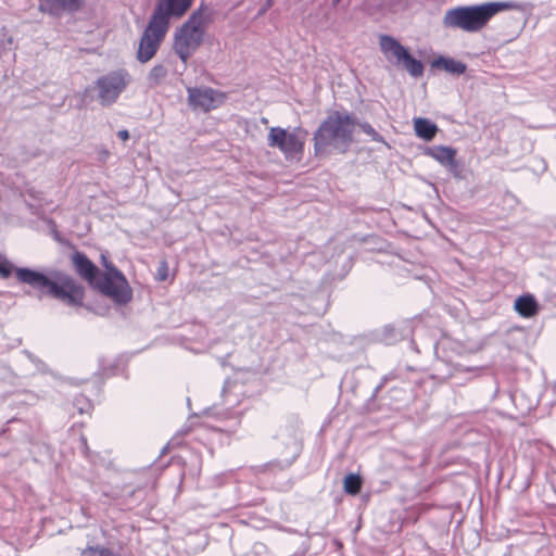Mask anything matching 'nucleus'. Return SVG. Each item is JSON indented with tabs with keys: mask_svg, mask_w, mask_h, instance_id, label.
<instances>
[{
	"mask_svg": "<svg viewBox=\"0 0 556 556\" xmlns=\"http://www.w3.org/2000/svg\"><path fill=\"white\" fill-rule=\"evenodd\" d=\"M193 0H157L154 11L140 37L136 52L138 62L144 64L157 53L170 26V18H180L191 8Z\"/></svg>",
	"mask_w": 556,
	"mask_h": 556,
	"instance_id": "1",
	"label": "nucleus"
},
{
	"mask_svg": "<svg viewBox=\"0 0 556 556\" xmlns=\"http://www.w3.org/2000/svg\"><path fill=\"white\" fill-rule=\"evenodd\" d=\"M14 274L20 283L27 285L45 295L60 300L67 305H83L84 288L62 270L51 269L45 274L28 267H16Z\"/></svg>",
	"mask_w": 556,
	"mask_h": 556,
	"instance_id": "2",
	"label": "nucleus"
},
{
	"mask_svg": "<svg viewBox=\"0 0 556 556\" xmlns=\"http://www.w3.org/2000/svg\"><path fill=\"white\" fill-rule=\"evenodd\" d=\"M356 125L355 117L349 112H331L314 132L315 154L325 153L330 147L341 153L346 152L353 142Z\"/></svg>",
	"mask_w": 556,
	"mask_h": 556,
	"instance_id": "3",
	"label": "nucleus"
},
{
	"mask_svg": "<svg viewBox=\"0 0 556 556\" xmlns=\"http://www.w3.org/2000/svg\"><path fill=\"white\" fill-rule=\"evenodd\" d=\"M212 22V8L201 2L188 20L175 30L173 50L185 65L203 43L206 28Z\"/></svg>",
	"mask_w": 556,
	"mask_h": 556,
	"instance_id": "4",
	"label": "nucleus"
},
{
	"mask_svg": "<svg viewBox=\"0 0 556 556\" xmlns=\"http://www.w3.org/2000/svg\"><path fill=\"white\" fill-rule=\"evenodd\" d=\"M513 2H489L480 5L457 7L445 12L443 25L475 33L483 28L493 15L503 10L514 9Z\"/></svg>",
	"mask_w": 556,
	"mask_h": 556,
	"instance_id": "5",
	"label": "nucleus"
},
{
	"mask_svg": "<svg viewBox=\"0 0 556 556\" xmlns=\"http://www.w3.org/2000/svg\"><path fill=\"white\" fill-rule=\"evenodd\" d=\"M105 271L101 274L96 282L97 288L102 294L109 296L114 303L125 305L132 299V290L124 274L110 263L102 254Z\"/></svg>",
	"mask_w": 556,
	"mask_h": 556,
	"instance_id": "6",
	"label": "nucleus"
},
{
	"mask_svg": "<svg viewBox=\"0 0 556 556\" xmlns=\"http://www.w3.org/2000/svg\"><path fill=\"white\" fill-rule=\"evenodd\" d=\"M130 75L125 68L111 71L97 78L94 89L102 106L112 105L130 84Z\"/></svg>",
	"mask_w": 556,
	"mask_h": 556,
	"instance_id": "7",
	"label": "nucleus"
},
{
	"mask_svg": "<svg viewBox=\"0 0 556 556\" xmlns=\"http://www.w3.org/2000/svg\"><path fill=\"white\" fill-rule=\"evenodd\" d=\"M275 440L283 447L280 451L283 457L269 462L265 466L268 470H285L293 464L301 453V441L298 430L293 425L281 426L275 435Z\"/></svg>",
	"mask_w": 556,
	"mask_h": 556,
	"instance_id": "8",
	"label": "nucleus"
},
{
	"mask_svg": "<svg viewBox=\"0 0 556 556\" xmlns=\"http://www.w3.org/2000/svg\"><path fill=\"white\" fill-rule=\"evenodd\" d=\"M187 100L193 111L208 113L223 105L227 99L225 92L207 86L188 87Z\"/></svg>",
	"mask_w": 556,
	"mask_h": 556,
	"instance_id": "9",
	"label": "nucleus"
},
{
	"mask_svg": "<svg viewBox=\"0 0 556 556\" xmlns=\"http://www.w3.org/2000/svg\"><path fill=\"white\" fill-rule=\"evenodd\" d=\"M425 154L435 160L441 166L457 179L463 178V168L460 162L456 159L457 150L447 146H432L425 150Z\"/></svg>",
	"mask_w": 556,
	"mask_h": 556,
	"instance_id": "10",
	"label": "nucleus"
},
{
	"mask_svg": "<svg viewBox=\"0 0 556 556\" xmlns=\"http://www.w3.org/2000/svg\"><path fill=\"white\" fill-rule=\"evenodd\" d=\"M72 263L77 275L94 288L96 282L101 276L99 268L86 256V254L78 251L73 253Z\"/></svg>",
	"mask_w": 556,
	"mask_h": 556,
	"instance_id": "11",
	"label": "nucleus"
},
{
	"mask_svg": "<svg viewBox=\"0 0 556 556\" xmlns=\"http://www.w3.org/2000/svg\"><path fill=\"white\" fill-rule=\"evenodd\" d=\"M84 5V0H41L39 11L51 16H60L63 13L78 12Z\"/></svg>",
	"mask_w": 556,
	"mask_h": 556,
	"instance_id": "12",
	"label": "nucleus"
},
{
	"mask_svg": "<svg viewBox=\"0 0 556 556\" xmlns=\"http://www.w3.org/2000/svg\"><path fill=\"white\" fill-rule=\"evenodd\" d=\"M379 46L386 58L396 65H400L401 61L408 53V50L403 45H401L400 41L389 35L380 36Z\"/></svg>",
	"mask_w": 556,
	"mask_h": 556,
	"instance_id": "13",
	"label": "nucleus"
},
{
	"mask_svg": "<svg viewBox=\"0 0 556 556\" xmlns=\"http://www.w3.org/2000/svg\"><path fill=\"white\" fill-rule=\"evenodd\" d=\"M432 66L437 68H442L445 72L454 75H462L466 72L467 65L460 61H457L453 58L439 56L432 62Z\"/></svg>",
	"mask_w": 556,
	"mask_h": 556,
	"instance_id": "14",
	"label": "nucleus"
},
{
	"mask_svg": "<svg viewBox=\"0 0 556 556\" xmlns=\"http://www.w3.org/2000/svg\"><path fill=\"white\" fill-rule=\"evenodd\" d=\"M414 129L416 136L426 141L432 140L439 130L434 123L424 117H417L414 119Z\"/></svg>",
	"mask_w": 556,
	"mask_h": 556,
	"instance_id": "15",
	"label": "nucleus"
},
{
	"mask_svg": "<svg viewBox=\"0 0 556 556\" xmlns=\"http://www.w3.org/2000/svg\"><path fill=\"white\" fill-rule=\"evenodd\" d=\"M538 303L533 295H521L515 301V309L523 317H532L538 312Z\"/></svg>",
	"mask_w": 556,
	"mask_h": 556,
	"instance_id": "16",
	"label": "nucleus"
},
{
	"mask_svg": "<svg viewBox=\"0 0 556 556\" xmlns=\"http://www.w3.org/2000/svg\"><path fill=\"white\" fill-rule=\"evenodd\" d=\"M302 150L303 141L295 132H290L280 151L285 154L286 159H290L301 153Z\"/></svg>",
	"mask_w": 556,
	"mask_h": 556,
	"instance_id": "17",
	"label": "nucleus"
},
{
	"mask_svg": "<svg viewBox=\"0 0 556 556\" xmlns=\"http://www.w3.org/2000/svg\"><path fill=\"white\" fill-rule=\"evenodd\" d=\"M168 71L164 64H155L148 73L147 81L149 87L154 88L161 85L167 77Z\"/></svg>",
	"mask_w": 556,
	"mask_h": 556,
	"instance_id": "18",
	"label": "nucleus"
},
{
	"mask_svg": "<svg viewBox=\"0 0 556 556\" xmlns=\"http://www.w3.org/2000/svg\"><path fill=\"white\" fill-rule=\"evenodd\" d=\"M289 135L290 132L281 127H271L267 137L268 147L281 150Z\"/></svg>",
	"mask_w": 556,
	"mask_h": 556,
	"instance_id": "19",
	"label": "nucleus"
},
{
	"mask_svg": "<svg viewBox=\"0 0 556 556\" xmlns=\"http://www.w3.org/2000/svg\"><path fill=\"white\" fill-rule=\"evenodd\" d=\"M401 64L403 67L408 72V74L412 77L418 78L424 75V64L420 60L415 59L409 54V52L406 54V56L401 61Z\"/></svg>",
	"mask_w": 556,
	"mask_h": 556,
	"instance_id": "20",
	"label": "nucleus"
},
{
	"mask_svg": "<svg viewBox=\"0 0 556 556\" xmlns=\"http://www.w3.org/2000/svg\"><path fill=\"white\" fill-rule=\"evenodd\" d=\"M344 491L348 494L356 495L362 489V479L358 475L349 473L344 478Z\"/></svg>",
	"mask_w": 556,
	"mask_h": 556,
	"instance_id": "21",
	"label": "nucleus"
},
{
	"mask_svg": "<svg viewBox=\"0 0 556 556\" xmlns=\"http://www.w3.org/2000/svg\"><path fill=\"white\" fill-rule=\"evenodd\" d=\"M80 556H121L102 545H88L80 552Z\"/></svg>",
	"mask_w": 556,
	"mask_h": 556,
	"instance_id": "22",
	"label": "nucleus"
},
{
	"mask_svg": "<svg viewBox=\"0 0 556 556\" xmlns=\"http://www.w3.org/2000/svg\"><path fill=\"white\" fill-rule=\"evenodd\" d=\"M358 126L372 141L388 146L384 138L369 123H359Z\"/></svg>",
	"mask_w": 556,
	"mask_h": 556,
	"instance_id": "23",
	"label": "nucleus"
},
{
	"mask_svg": "<svg viewBox=\"0 0 556 556\" xmlns=\"http://www.w3.org/2000/svg\"><path fill=\"white\" fill-rule=\"evenodd\" d=\"M14 269L15 268L13 267V264L8 258L0 255V276L2 278H8L11 276Z\"/></svg>",
	"mask_w": 556,
	"mask_h": 556,
	"instance_id": "24",
	"label": "nucleus"
},
{
	"mask_svg": "<svg viewBox=\"0 0 556 556\" xmlns=\"http://www.w3.org/2000/svg\"><path fill=\"white\" fill-rule=\"evenodd\" d=\"M75 406L77 407V409L80 414H84L89 410L91 404L84 396H78L75 399Z\"/></svg>",
	"mask_w": 556,
	"mask_h": 556,
	"instance_id": "25",
	"label": "nucleus"
},
{
	"mask_svg": "<svg viewBox=\"0 0 556 556\" xmlns=\"http://www.w3.org/2000/svg\"><path fill=\"white\" fill-rule=\"evenodd\" d=\"M168 277V265L166 261H162L157 268L156 279L159 281H164Z\"/></svg>",
	"mask_w": 556,
	"mask_h": 556,
	"instance_id": "26",
	"label": "nucleus"
},
{
	"mask_svg": "<svg viewBox=\"0 0 556 556\" xmlns=\"http://www.w3.org/2000/svg\"><path fill=\"white\" fill-rule=\"evenodd\" d=\"M110 157V152L106 148H99L97 150V160L101 163H105Z\"/></svg>",
	"mask_w": 556,
	"mask_h": 556,
	"instance_id": "27",
	"label": "nucleus"
},
{
	"mask_svg": "<svg viewBox=\"0 0 556 556\" xmlns=\"http://www.w3.org/2000/svg\"><path fill=\"white\" fill-rule=\"evenodd\" d=\"M393 331H394L393 327L388 326L384 328V340L388 343H392L393 341L396 340L395 336L393 334Z\"/></svg>",
	"mask_w": 556,
	"mask_h": 556,
	"instance_id": "28",
	"label": "nucleus"
},
{
	"mask_svg": "<svg viewBox=\"0 0 556 556\" xmlns=\"http://www.w3.org/2000/svg\"><path fill=\"white\" fill-rule=\"evenodd\" d=\"M80 448L85 456H89V446L85 437L80 438Z\"/></svg>",
	"mask_w": 556,
	"mask_h": 556,
	"instance_id": "29",
	"label": "nucleus"
},
{
	"mask_svg": "<svg viewBox=\"0 0 556 556\" xmlns=\"http://www.w3.org/2000/svg\"><path fill=\"white\" fill-rule=\"evenodd\" d=\"M117 137L123 141H127L129 139V132L127 129H121L117 131Z\"/></svg>",
	"mask_w": 556,
	"mask_h": 556,
	"instance_id": "30",
	"label": "nucleus"
},
{
	"mask_svg": "<svg viewBox=\"0 0 556 556\" xmlns=\"http://www.w3.org/2000/svg\"><path fill=\"white\" fill-rule=\"evenodd\" d=\"M341 0H332V5H338Z\"/></svg>",
	"mask_w": 556,
	"mask_h": 556,
	"instance_id": "31",
	"label": "nucleus"
}]
</instances>
